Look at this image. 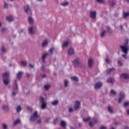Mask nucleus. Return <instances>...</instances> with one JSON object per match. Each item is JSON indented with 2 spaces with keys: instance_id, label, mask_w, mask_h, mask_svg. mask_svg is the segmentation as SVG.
Masks as SVG:
<instances>
[{
  "instance_id": "nucleus-1",
  "label": "nucleus",
  "mask_w": 129,
  "mask_h": 129,
  "mask_svg": "<svg viewBox=\"0 0 129 129\" xmlns=\"http://www.w3.org/2000/svg\"><path fill=\"white\" fill-rule=\"evenodd\" d=\"M73 63L74 67L76 68H82L83 66H85V63H83L80 61L79 57H76L73 61Z\"/></svg>"
},
{
  "instance_id": "nucleus-2",
  "label": "nucleus",
  "mask_w": 129,
  "mask_h": 129,
  "mask_svg": "<svg viewBox=\"0 0 129 129\" xmlns=\"http://www.w3.org/2000/svg\"><path fill=\"white\" fill-rule=\"evenodd\" d=\"M3 81L5 85H9L10 84V73L6 72L2 75Z\"/></svg>"
},
{
  "instance_id": "nucleus-3",
  "label": "nucleus",
  "mask_w": 129,
  "mask_h": 129,
  "mask_svg": "<svg viewBox=\"0 0 129 129\" xmlns=\"http://www.w3.org/2000/svg\"><path fill=\"white\" fill-rule=\"evenodd\" d=\"M40 117V115L38 114V111H35L34 113L30 116L29 119L30 121L34 122L35 120H37V118Z\"/></svg>"
},
{
  "instance_id": "nucleus-4",
  "label": "nucleus",
  "mask_w": 129,
  "mask_h": 129,
  "mask_svg": "<svg viewBox=\"0 0 129 129\" xmlns=\"http://www.w3.org/2000/svg\"><path fill=\"white\" fill-rule=\"evenodd\" d=\"M120 48L121 50L123 49V50L128 51V39H126L123 45H120Z\"/></svg>"
},
{
  "instance_id": "nucleus-5",
  "label": "nucleus",
  "mask_w": 129,
  "mask_h": 129,
  "mask_svg": "<svg viewBox=\"0 0 129 129\" xmlns=\"http://www.w3.org/2000/svg\"><path fill=\"white\" fill-rule=\"evenodd\" d=\"M40 102L41 103V109H45L47 107V103L45 102V98L40 97Z\"/></svg>"
},
{
  "instance_id": "nucleus-6",
  "label": "nucleus",
  "mask_w": 129,
  "mask_h": 129,
  "mask_svg": "<svg viewBox=\"0 0 129 129\" xmlns=\"http://www.w3.org/2000/svg\"><path fill=\"white\" fill-rule=\"evenodd\" d=\"M2 109L6 113H8V112H10V106H9V105H3L2 106Z\"/></svg>"
},
{
  "instance_id": "nucleus-7",
  "label": "nucleus",
  "mask_w": 129,
  "mask_h": 129,
  "mask_svg": "<svg viewBox=\"0 0 129 129\" xmlns=\"http://www.w3.org/2000/svg\"><path fill=\"white\" fill-rule=\"evenodd\" d=\"M24 11L27 15H32V11H31V8L28 5H27L24 7Z\"/></svg>"
},
{
  "instance_id": "nucleus-8",
  "label": "nucleus",
  "mask_w": 129,
  "mask_h": 129,
  "mask_svg": "<svg viewBox=\"0 0 129 129\" xmlns=\"http://www.w3.org/2000/svg\"><path fill=\"white\" fill-rule=\"evenodd\" d=\"M125 97V95L124 94V93L121 92L119 94V98L118 100V103H120L121 101H122V99H123Z\"/></svg>"
},
{
  "instance_id": "nucleus-9",
  "label": "nucleus",
  "mask_w": 129,
  "mask_h": 129,
  "mask_svg": "<svg viewBox=\"0 0 129 129\" xmlns=\"http://www.w3.org/2000/svg\"><path fill=\"white\" fill-rule=\"evenodd\" d=\"M102 85H103L102 82H97L94 86V88L95 89H100V88H101V87H102Z\"/></svg>"
},
{
  "instance_id": "nucleus-10",
  "label": "nucleus",
  "mask_w": 129,
  "mask_h": 129,
  "mask_svg": "<svg viewBox=\"0 0 129 129\" xmlns=\"http://www.w3.org/2000/svg\"><path fill=\"white\" fill-rule=\"evenodd\" d=\"M90 17L91 19H92L93 20H95L96 19V11H91L90 12Z\"/></svg>"
},
{
  "instance_id": "nucleus-11",
  "label": "nucleus",
  "mask_w": 129,
  "mask_h": 129,
  "mask_svg": "<svg viewBox=\"0 0 129 129\" xmlns=\"http://www.w3.org/2000/svg\"><path fill=\"white\" fill-rule=\"evenodd\" d=\"M115 71V69L114 68H110L106 71V73L107 75H110L112 72Z\"/></svg>"
},
{
  "instance_id": "nucleus-12",
  "label": "nucleus",
  "mask_w": 129,
  "mask_h": 129,
  "mask_svg": "<svg viewBox=\"0 0 129 129\" xmlns=\"http://www.w3.org/2000/svg\"><path fill=\"white\" fill-rule=\"evenodd\" d=\"M121 51L122 52H123V53H124V54H122L121 56L122 57V58L125 59V60H126V59H127V56H126V55H127V52H128V50H125L124 49H123V48H122V50H121Z\"/></svg>"
},
{
  "instance_id": "nucleus-13",
  "label": "nucleus",
  "mask_w": 129,
  "mask_h": 129,
  "mask_svg": "<svg viewBox=\"0 0 129 129\" xmlns=\"http://www.w3.org/2000/svg\"><path fill=\"white\" fill-rule=\"evenodd\" d=\"M23 74H24V72H19L16 75V77L18 79V80H21L22 77L23 76Z\"/></svg>"
},
{
  "instance_id": "nucleus-14",
  "label": "nucleus",
  "mask_w": 129,
  "mask_h": 129,
  "mask_svg": "<svg viewBox=\"0 0 129 129\" xmlns=\"http://www.w3.org/2000/svg\"><path fill=\"white\" fill-rule=\"evenodd\" d=\"M80 105H81V103L79 101H76V104L74 106V108L75 110H77V109H79L80 108Z\"/></svg>"
},
{
  "instance_id": "nucleus-15",
  "label": "nucleus",
  "mask_w": 129,
  "mask_h": 129,
  "mask_svg": "<svg viewBox=\"0 0 129 129\" xmlns=\"http://www.w3.org/2000/svg\"><path fill=\"white\" fill-rule=\"evenodd\" d=\"M47 56H49V53H44L42 56H41V59L43 63H45V60L46 58L47 57Z\"/></svg>"
},
{
  "instance_id": "nucleus-16",
  "label": "nucleus",
  "mask_w": 129,
  "mask_h": 129,
  "mask_svg": "<svg viewBox=\"0 0 129 129\" xmlns=\"http://www.w3.org/2000/svg\"><path fill=\"white\" fill-rule=\"evenodd\" d=\"M93 66V59L92 58L88 59V67L89 68H92Z\"/></svg>"
},
{
  "instance_id": "nucleus-17",
  "label": "nucleus",
  "mask_w": 129,
  "mask_h": 129,
  "mask_svg": "<svg viewBox=\"0 0 129 129\" xmlns=\"http://www.w3.org/2000/svg\"><path fill=\"white\" fill-rule=\"evenodd\" d=\"M48 44H49L48 40L46 39L45 40H44L42 43V48H46V47L48 46Z\"/></svg>"
},
{
  "instance_id": "nucleus-18",
  "label": "nucleus",
  "mask_w": 129,
  "mask_h": 129,
  "mask_svg": "<svg viewBox=\"0 0 129 129\" xmlns=\"http://www.w3.org/2000/svg\"><path fill=\"white\" fill-rule=\"evenodd\" d=\"M120 77L123 79H129V76L127 74H122L120 75Z\"/></svg>"
},
{
  "instance_id": "nucleus-19",
  "label": "nucleus",
  "mask_w": 129,
  "mask_h": 129,
  "mask_svg": "<svg viewBox=\"0 0 129 129\" xmlns=\"http://www.w3.org/2000/svg\"><path fill=\"white\" fill-rule=\"evenodd\" d=\"M68 53L69 55H70V56H71L72 55H74L75 52H74V49L73 48H71L69 49Z\"/></svg>"
},
{
  "instance_id": "nucleus-20",
  "label": "nucleus",
  "mask_w": 129,
  "mask_h": 129,
  "mask_svg": "<svg viewBox=\"0 0 129 129\" xmlns=\"http://www.w3.org/2000/svg\"><path fill=\"white\" fill-rule=\"evenodd\" d=\"M58 104H59V100H55L51 102V105H53L54 106H56V105H58Z\"/></svg>"
},
{
  "instance_id": "nucleus-21",
  "label": "nucleus",
  "mask_w": 129,
  "mask_h": 129,
  "mask_svg": "<svg viewBox=\"0 0 129 129\" xmlns=\"http://www.w3.org/2000/svg\"><path fill=\"white\" fill-rule=\"evenodd\" d=\"M105 35H106V30H105L102 31L100 34L101 38H104V37L105 36Z\"/></svg>"
},
{
  "instance_id": "nucleus-22",
  "label": "nucleus",
  "mask_w": 129,
  "mask_h": 129,
  "mask_svg": "<svg viewBox=\"0 0 129 129\" xmlns=\"http://www.w3.org/2000/svg\"><path fill=\"white\" fill-rule=\"evenodd\" d=\"M108 111H109V112L111 114L114 113V112L113 111V108H112L111 106H110V105H109L108 106Z\"/></svg>"
},
{
  "instance_id": "nucleus-23",
  "label": "nucleus",
  "mask_w": 129,
  "mask_h": 129,
  "mask_svg": "<svg viewBox=\"0 0 129 129\" xmlns=\"http://www.w3.org/2000/svg\"><path fill=\"white\" fill-rule=\"evenodd\" d=\"M113 81H114V79L113 78H110L107 80V82L108 83H111V84H113Z\"/></svg>"
},
{
  "instance_id": "nucleus-24",
  "label": "nucleus",
  "mask_w": 129,
  "mask_h": 129,
  "mask_svg": "<svg viewBox=\"0 0 129 129\" xmlns=\"http://www.w3.org/2000/svg\"><path fill=\"white\" fill-rule=\"evenodd\" d=\"M68 45H69V42L68 41H65L63 42V43L62 44V48H66L68 47Z\"/></svg>"
},
{
  "instance_id": "nucleus-25",
  "label": "nucleus",
  "mask_w": 129,
  "mask_h": 129,
  "mask_svg": "<svg viewBox=\"0 0 129 129\" xmlns=\"http://www.w3.org/2000/svg\"><path fill=\"white\" fill-rule=\"evenodd\" d=\"M28 21L29 24H34V19H33V17L29 16L28 19Z\"/></svg>"
},
{
  "instance_id": "nucleus-26",
  "label": "nucleus",
  "mask_w": 129,
  "mask_h": 129,
  "mask_svg": "<svg viewBox=\"0 0 129 129\" xmlns=\"http://www.w3.org/2000/svg\"><path fill=\"white\" fill-rule=\"evenodd\" d=\"M7 31H8V28H7V27H3L1 29L0 32L2 34H5V33H6L7 32Z\"/></svg>"
},
{
  "instance_id": "nucleus-27",
  "label": "nucleus",
  "mask_w": 129,
  "mask_h": 129,
  "mask_svg": "<svg viewBox=\"0 0 129 129\" xmlns=\"http://www.w3.org/2000/svg\"><path fill=\"white\" fill-rule=\"evenodd\" d=\"M6 19L8 22H13L14 20V17L12 16H7Z\"/></svg>"
},
{
  "instance_id": "nucleus-28",
  "label": "nucleus",
  "mask_w": 129,
  "mask_h": 129,
  "mask_svg": "<svg viewBox=\"0 0 129 129\" xmlns=\"http://www.w3.org/2000/svg\"><path fill=\"white\" fill-rule=\"evenodd\" d=\"M19 123H21V120L20 119H17L14 122L13 125L14 126H16L17 124H19Z\"/></svg>"
},
{
  "instance_id": "nucleus-29",
  "label": "nucleus",
  "mask_w": 129,
  "mask_h": 129,
  "mask_svg": "<svg viewBox=\"0 0 129 129\" xmlns=\"http://www.w3.org/2000/svg\"><path fill=\"white\" fill-rule=\"evenodd\" d=\"M71 79L73 81H75L76 82H78L79 81V79L77 77H72Z\"/></svg>"
},
{
  "instance_id": "nucleus-30",
  "label": "nucleus",
  "mask_w": 129,
  "mask_h": 129,
  "mask_svg": "<svg viewBox=\"0 0 129 129\" xmlns=\"http://www.w3.org/2000/svg\"><path fill=\"white\" fill-rule=\"evenodd\" d=\"M60 125L62 127H65L67 125L66 122L64 120H61L60 122Z\"/></svg>"
},
{
  "instance_id": "nucleus-31",
  "label": "nucleus",
  "mask_w": 129,
  "mask_h": 129,
  "mask_svg": "<svg viewBox=\"0 0 129 129\" xmlns=\"http://www.w3.org/2000/svg\"><path fill=\"white\" fill-rule=\"evenodd\" d=\"M108 2L112 7H114V6H115V3H114L113 0H108Z\"/></svg>"
},
{
  "instance_id": "nucleus-32",
  "label": "nucleus",
  "mask_w": 129,
  "mask_h": 129,
  "mask_svg": "<svg viewBox=\"0 0 129 129\" xmlns=\"http://www.w3.org/2000/svg\"><path fill=\"white\" fill-rule=\"evenodd\" d=\"M15 90L17 91L19 89V85H18V83L17 82V80H15Z\"/></svg>"
},
{
  "instance_id": "nucleus-33",
  "label": "nucleus",
  "mask_w": 129,
  "mask_h": 129,
  "mask_svg": "<svg viewBox=\"0 0 129 129\" xmlns=\"http://www.w3.org/2000/svg\"><path fill=\"white\" fill-rule=\"evenodd\" d=\"M22 109V108L21 106H18L16 107V111H17L18 112H21Z\"/></svg>"
},
{
  "instance_id": "nucleus-34",
  "label": "nucleus",
  "mask_w": 129,
  "mask_h": 129,
  "mask_svg": "<svg viewBox=\"0 0 129 129\" xmlns=\"http://www.w3.org/2000/svg\"><path fill=\"white\" fill-rule=\"evenodd\" d=\"M29 32L30 34H34V27H31L29 28Z\"/></svg>"
},
{
  "instance_id": "nucleus-35",
  "label": "nucleus",
  "mask_w": 129,
  "mask_h": 129,
  "mask_svg": "<svg viewBox=\"0 0 129 129\" xmlns=\"http://www.w3.org/2000/svg\"><path fill=\"white\" fill-rule=\"evenodd\" d=\"M105 61L106 63H107V64H110V63H111V61L109 59H108V56L106 57Z\"/></svg>"
},
{
  "instance_id": "nucleus-36",
  "label": "nucleus",
  "mask_w": 129,
  "mask_h": 129,
  "mask_svg": "<svg viewBox=\"0 0 129 129\" xmlns=\"http://www.w3.org/2000/svg\"><path fill=\"white\" fill-rule=\"evenodd\" d=\"M1 51L3 53H7V49H6V48L5 47V46H2L1 48Z\"/></svg>"
},
{
  "instance_id": "nucleus-37",
  "label": "nucleus",
  "mask_w": 129,
  "mask_h": 129,
  "mask_svg": "<svg viewBox=\"0 0 129 129\" xmlns=\"http://www.w3.org/2000/svg\"><path fill=\"white\" fill-rule=\"evenodd\" d=\"M51 88V86L50 85H45L44 86V89L46 90V91H48L49 89Z\"/></svg>"
},
{
  "instance_id": "nucleus-38",
  "label": "nucleus",
  "mask_w": 129,
  "mask_h": 129,
  "mask_svg": "<svg viewBox=\"0 0 129 129\" xmlns=\"http://www.w3.org/2000/svg\"><path fill=\"white\" fill-rule=\"evenodd\" d=\"M4 9H6V10H9V4L7 3L5 1H4Z\"/></svg>"
},
{
  "instance_id": "nucleus-39",
  "label": "nucleus",
  "mask_w": 129,
  "mask_h": 129,
  "mask_svg": "<svg viewBox=\"0 0 129 129\" xmlns=\"http://www.w3.org/2000/svg\"><path fill=\"white\" fill-rule=\"evenodd\" d=\"M106 29L107 30L108 33H109V34H111V33H112V30L111 29L109 26H106Z\"/></svg>"
},
{
  "instance_id": "nucleus-40",
  "label": "nucleus",
  "mask_w": 129,
  "mask_h": 129,
  "mask_svg": "<svg viewBox=\"0 0 129 129\" xmlns=\"http://www.w3.org/2000/svg\"><path fill=\"white\" fill-rule=\"evenodd\" d=\"M64 87H68V81L67 80H64Z\"/></svg>"
},
{
  "instance_id": "nucleus-41",
  "label": "nucleus",
  "mask_w": 129,
  "mask_h": 129,
  "mask_svg": "<svg viewBox=\"0 0 129 129\" xmlns=\"http://www.w3.org/2000/svg\"><path fill=\"white\" fill-rule=\"evenodd\" d=\"M69 5V3L68 2H64L63 3L61 4V6L62 7H66L67 6H68Z\"/></svg>"
},
{
  "instance_id": "nucleus-42",
  "label": "nucleus",
  "mask_w": 129,
  "mask_h": 129,
  "mask_svg": "<svg viewBox=\"0 0 129 129\" xmlns=\"http://www.w3.org/2000/svg\"><path fill=\"white\" fill-rule=\"evenodd\" d=\"M21 64L23 67H26V66H27V62L25 61H21Z\"/></svg>"
},
{
  "instance_id": "nucleus-43",
  "label": "nucleus",
  "mask_w": 129,
  "mask_h": 129,
  "mask_svg": "<svg viewBox=\"0 0 129 129\" xmlns=\"http://www.w3.org/2000/svg\"><path fill=\"white\" fill-rule=\"evenodd\" d=\"M54 50H55V47H52L49 50V53L50 54H53V52Z\"/></svg>"
},
{
  "instance_id": "nucleus-44",
  "label": "nucleus",
  "mask_w": 129,
  "mask_h": 129,
  "mask_svg": "<svg viewBox=\"0 0 129 129\" xmlns=\"http://www.w3.org/2000/svg\"><path fill=\"white\" fill-rule=\"evenodd\" d=\"M94 123H93V122H92V121H91L89 123V126H90L91 127H93V126L94 125Z\"/></svg>"
},
{
  "instance_id": "nucleus-45",
  "label": "nucleus",
  "mask_w": 129,
  "mask_h": 129,
  "mask_svg": "<svg viewBox=\"0 0 129 129\" xmlns=\"http://www.w3.org/2000/svg\"><path fill=\"white\" fill-rule=\"evenodd\" d=\"M83 120V121H85V122H87V121H89V120H90V117L84 118Z\"/></svg>"
},
{
  "instance_id": "nucleus-46",
  "label": "nucleus",
  "mask_w": 129,
  "mask_h": 129,
  "mask_svg": "<svg viewBox=\"0 0 129 129\" xmlns=\"http://www.w3.org/2000/svg\"><path fill=\"white\" fill-rule=\"evenodd\" d=\"M123 17L124 18H127V17H129V13H124Z\"/></svg>"
},
{
  "instance_id": "nucleus-47",
  "label": "nucleus",
  "mask_w": 129,
  "mask_h": 129,
  "mask_svg": "<svg viewBox=\"0 0 129 129\" xmlns=\"http://www.w3.org/2000/svg\"><path fill=\"white\" fill-rule=\"evenodd\" d=\"M129 102H125L123 104L124 107H126V106H128Z\"/></svg>"
},
{
  "instance_id": "nucleus-48",
  "label": "nucleus",
  "mask_w": 129,
  "mask_h": 129,
  "mask_svg": "<svg viewBox=\"0 0 129 129\" xmlns=\"http://www.w3.org/2000/svg\"><path fill=\"white\" fill-rule=\"evenodd\" d=\"M42 119H41V118H40L38 120H37V123L38 124H41V123H42Z\"/></svg>"
},
{
  "instance_id": "nucleus-49",
  "label": "nucleus",
  "mask_w": 129,
  "mask_h": 129,
  "mask_svg": "<svg viewBox=\"0 0 129 129\" xmlns=\"http://www.w3.org/2000/svg\"><path fill=\"white\" fill-rule=\"evenodd\" d=\"M110 94H113V95H116V93L115 92V91H114V90H111L110 91Z\"/></svg>"
},
{
  "instance_id": "nucleus-50",
  "label": "nucleus",
  "mask_w": 129,
  "mask_h": 129,
  "mask_svg": "<svg viewBox=\"0 0 129 129\" xmlns=\"http://www.w3.org/2000/svg\"><path fill=\"white\" fill-rule=\"evenodd\" d=\"M92 121L95 124V123H97V122H98V121L95 118L93 119Z\"/></svg>"
},
{
  "instance_id": "nucleus-51",
  "label": "nucleus",
  "mask_w": 129,
  "mask_h": 129,
  "mask_svg": "<svg viewBox=\"0 0 129 129\" xmlns=\"http://www.w3.org/2000/svg\"><path fill=\"white\" fill-rule=\"evenodd\" d=\"M41 69L42 71H45V70H46V66L42 65L41 67Z\"/></svg>"
},
{
  "instance_id": "nucleus-52",
  "label": "nucleus",
  "mask_w": 129,
  "mask_h": 129,
  "mask_svg": "<svg viewBox=\"0 0 129 129\" xmlns=\"http://www.w3.org/2000/svg\"><path fill=\"white\" fill-rule=\"evenodd\" d=\"M96 1L99 4H104V1L103 0H96Z\"/></svg>"
},
{
  "instance_id": "nucleus-53",
  "label": "nucleus",
  "mask_w": 129,
  "mask_h": 129,
  "mask_svg": "<svg viewBox=\"0 0 129 129\" xmlns=\"http://www.w3.org/2000/svg\"><path fill=\"white\" fill-rule=\"evenodd\" d=\"M58 120V118H56L55 119H54L53 123V124H56L57 123V121Z\"/></svg>"
},
{
  "instance_id": "nucleus-54",
  "label": "nucleus",
  "mask_w": 129,
  "mask_h": 129,
  "mask_svg": "<svg viewBox=\"0 0 129 129\" xmlns=\"http://www.w3.org/2000/svg\"><path fill=\"white\" fill-rule=\"evenodd\" d=\"M114 124L116 126L120 125V122H117V121H115V122H114Z\"/></svg>"
},
{
  "instance_id": "nucleus-55",
  "label": "nucleus",
  "mask_w": 129,
  "mask_h": 129,
  "mask_svg": "<svg viewBox=\"0 0 129 129\" xmlns=\"http://www.w3.org/2000/svg\"><path fill=\"white\" fill-rule=\"evenodd\" d=\"M117 63L119 66H122V63H121V61L120 60H118Z\"/></svg>"
},
{
  "instance_id": "nucleus-56",
  "label": "nucleus",
  "mask_w": 129,
  "mask_h": 129,
  "mask_svg": "<svg viewBox=\"0 0 129 129\" xmlns=\"http://www.w3.org/2000/svg\"><path fill=\"white\" fill-rule=\"evenodd\" d=\"M74 110L72 108H69V112H73Z\"/></svg>"
},
{
  "instance_id": "nucleus-57",
  "label": "nucleus",
  "mask_w": 129,
  "mask_h": 129,
  "mask_svg": "<svg viewBox=\"0 0 129 129\" xmlns=\"http://www.w3.org/2000/svg\"><path fill=\"white\" fill-rule=\"evenodd\" d=\"M29 67L30 68H34V67H35V66L34 64H32V63H30Z\"/></svg>"
},
{
  "instance_id": "nucleus-58",
  "label": "nucleus",
  "mask_w": 129,
  "mask_h": 129,
  "mask_svg": "<svg viewBox=\"0 0 129 129\" xmlns=\"http://www.w3.org/2000/svg\"><path fill=\"white\" fill-rule=\"evenodd\" d=\"M114 17L115 18H117V17H118V13H114Z\"/></svg>"
},
{
  "instance_id": "nucleus-59",
  "label": "nucleus",
  "mask_w": 129,
  "mask_h": 129,
  "mask_svg": "<svg viewBox=\"0 0 129 129\" xmlns=\"http://www.w3.org/2000/svg\"><path fill=\"white\" fill-rule=\"evenodd\" d=\"M120 30H121V31H122V30H123V26H122V25H120Z\"/></svg>"
},
{
  "instance_id": "nucleus-60",
  "label": "nucleus",
  "mask_w": 129,
  "mask_h": 129,
  "mask_svg": "<svg viewBox=\"0 0 129 129\" xmlns=\"http://www.w3.org/2000/svg\"><path fill=\"white\" fill-rule=\"evenodd\" d=\"M107 128H106V126H101V127L100 128V129H107Z\"/></svg>"
},
{
  "instance_id": "nucleus-61",
  "label": "nucleus",
  "mask_w": 129,
  "mask_h": 129,
  "mask_svg": "<svg viewBox=\"0 0 129 129\" xmlns=\"http://www.w3.org/2000/svg\"><path fill=\"white\" fill-rule=\"evenodd\" d=\"M27 109L28 110L32 111V107H27Z\"/></svg>"
},
{
  "instance_id": "nucleus-62",
  "label": "nucleus",
  "mask_w": 129,
  "mask_h": 129,
  "mask_svg": "<svg viewBox=\"0 0 129 129\" xmlns=\"http://www.w3.org/2000/svg\"><path fill=\"white\" fill-rule=\"evenodd\" d=\"M49 121H50V118H48L46 119V123H49Z\"/></svg>"
},
{
  "instance_id": "nucleus-63",
  "label": "nucleus",
  "mask_w": 129,
  "mask_h": 129,
  "mask_svg": "<svg viewBox=\"0 0 129 129\" xmlns=\"http://www.w3.org/2000/svg\"><path fill=\"white\" fill-rule=\"evenodd\" d=\"M26 76L28 78H29L30 76H31V75L30 74H26Z\"/></svg>"
},
{
  "instance_id": "nucleus-64",
  "label": "nucleus",
  "mask_w": 129,
  "mask_h": 129,
  "mask_svg": "<svg viewBox=\"0 0 129 129\" xmlns=\"http://www.w3.org/2000/svg\"><path fill=\"white\" fill-rule=\"evenodd\" d=\"M124 129H129V127L127 126H125L124 127Z\"/></svg>"
}]
</instances>
